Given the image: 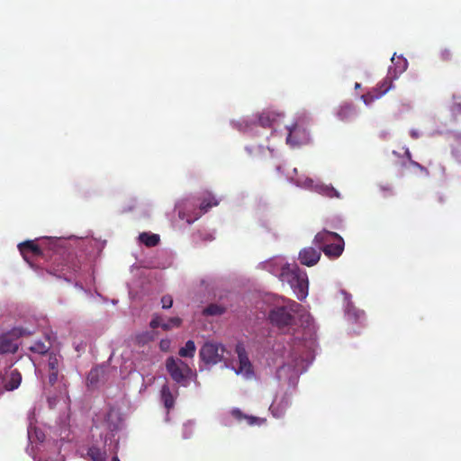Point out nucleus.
<instances>
[{"label":"nucleus","mask_w":461,"mask_h":461,"mask_svg":"<svg viewBox=\"0 0 461 461\" xmlns=\"http://www.w3.org/2000/svg\"><path fill=\"white\" fill-rule=\"evenodd\" d=\"M120 421L121 420H120L118 413L115 412L114 411L111 410L110 411H108L106 413L104 422H103V426L104 427L105 429H107L111 432H114V431L118 430L119 426H120Z\"/></svg>","instance_id":"15"},{"label":"nucleus","mask_w":461,"mask_h":461,"mask_svg":"<svg viewBox=\"0 0 461 461\" xmlns=\"http://www.w3.org/2000/svg\"><path fill=\"white\" fill-rule=\"evenodd\" d=\"M87 456L93 461H105L106 460V451L104 447L101 448L96 446H91L87 450Z\"/></svg>","instance_id":"19"},{"label":"nucleus","mask_w":461,"mask_h":461,"mask_svg":"<svg viewBox=\"0 0 461 461\" xmlns=\"http://www.w3.org/2000/svg\"><path fill=\"white\" fill-rule=\"evenodd\" d=\"M164 322H162V318L158 315H155L153 316L150 323H149V326L152 328V329H157L158 327H161V325L163 324Z\"/></svg>","instance_id":"31"},{"label":"nucleus","mask_w":461,"mask_h":461,"mask_svg":"<svg viewBox=\"0 0 461 461\" xmlns=\"http://www.w3.org/2000/svg\"><path fill=\"white\" fill-rule=\"evenodd\" d=\"M355 87L356 88H359L360 87V84L359 83H356Z\"/></svg>","instance_id":"44"},{"label":"nucleus","mask_w":461,"mask_h":461,"mask_svg":"<svg viewBox=\"0 0 461 461\" xmlns=\"http://www.w3.org/2000/svg\"><path fill=\"white\" fill-rule=\"evenodd\" d=\"M256 149V147H247L246 148V150L249 153V154H252L254 152V149ZM257 149L261 151L263 149V146H258Z\"/></svg>","instance_id":"36"},{"label":"nucleus","mask_w":461,"mask_h":461,"mask_svg":"<svg viewBox=\"0 0 461 461\" xmlns=\"http://www.w3.org/2000/svg\"><path fill=\"white\" fill-rule=\"evenodd\" d=\"M22 382V375L17 370H12L8 375V381L4 384V388L6 391H14L17 389Z\"/></svg>","instance_id":"17"},{"label":"nucleus","mask_w":461,"mask_h":461,"mask_svg":"<svg viewBox=\"0 0 461 461\" xmlns=\"http://www.w3.org/2000/svg\"><path fill=\"white\" fill-rule=\"evenodd\" d=\"M291 405V400L287 395H283L279 400H275L270 405V411L276 418H281L285 415L286 410Z\"/></svg>","instance_id":"13"},{"label":"nucleus","mask_w":461,"mask_h":461,"mask_svg":"<svg viewBox=\"0 0 461 461\" xmlns=\"http://www.w3.org/2000/svg\"><path fill=\"white\" fill-rule=\"evenodd\" d=\"M231 416L237 420H246L247 414H244L240 409L234 408L230 411Z\"/></svg>","instance_id":"30"},{"label":"nucleus","mask_w":461,"mask_h":461,"mask_svg":"<svg viewBox=\"0 0 461 461\" xmlns=\"http://www.w3.org/2000/svg\"><path fill=\"white\" fill-rule=\"evenodd\" d=\"M357 115V110L353 104L345 103L337 111V117L342 122H349Z\"/></svg>","instance_id":"14"},{"label":"nucleus","mask_w":461,"mask_h":461,"mask_svg":"<svg viewBox=\"0 0 461 461\" xmlns=\"http://www.w3.org/2000/svg\"><path fill=\"white\" fill-rule=\"evenodd\" d=\"M170 346V340L168 339H162L159 343L160 349L163 351H167L169 348Z\"/></svg>","instance_id":"34"},{"label":"nucleus","mask_w":461,"mask_h":461,"mask_svg":"<svg viewBox=\"0 0 461 461\" xmlns=\"http://www.w3.org/2000/svg\"><path fill=\"white\" fill-rule=\"evenodd\" d=\"M410 135L412 139H418L420 137V133L417 130H411Z\"/></svg>","instance_id":"37"},{"label":"nucleus","mask_w":461,"mask_h":461,"mask_svg":"<svg viewBox=\"0 0 461 461\" xmlns=\"http://www.w3.org/2000/svg\"><path fill=\"white\" fill-rule=\"evenodd\" d=\"M305 182V180L302 183H300V180H297V183H299L300 185H303V183Z\"/></svg>","instance_id":"45"},{"label":"nucleus","mask_w":461,"mask_h":461,"mask_svg":"<svg viewBox=\"0 0 461 461\" xmlns=\"http://www.w3.org/2000/svg\"><path fill=\"white\" fill-rule=\"evenodd\" d=\"M19 250L26 261L30 257H41L42 255L41 249L33 241L26 240L18 245Z\"/></svg>","instance_id":"12"},{"label":"nucleus","mask_w":461,"mask_h":461,"mask_svg":"<svg viewBox=\"0 0 461 461\" xmlns=\"http://www.w3.org/2000/svg\"><path fill=\"white\" fill-rule=\"evenodd\" d=\"M321 256V253L319 247H306L300 250L298 259L302 265L312 267L319 262Z\"/></svg>","instance_id":"10"},{"label":"nucleus","mask_w":461,"mask_h":461,"mask_svg":"<svg viewBox=\"0 0 461 461\" xmlns=\"http://www.w3.org/2000/svg\"><path fill=\"white\" fill-rule=\"evenodd\" d=\"M406 157L408 158V159L411 161V152L407 149L406 152Z\"/></svg>","instance_id":"40"},{"label":"nucleus","mask_w":461,"mask_h":461,"mask_svg":"<svg viewBox=\"0 0 461 461\" xmlns=\"http://www.w3.org/2000/svg\"><path fill=\"white\" fill-rule=\"evenodd\" d=\"M456 106L458 108V111H461V104H456Z\"/></svg>","instance_id":"43"},{"label":"nucleus","mask_w":461,"mask_h":461,"mask_svg":"<svg viewBox=\"0 0 461 461\" xmlns=\"http://www.w3.org/2000/svg\"><path fill=\"white\" fill-rule=\"evenodd\" d=\"M59 357L56 354L49 355L48 366L50 371H59Z\"/></svg>","instance_id":"27"},{"label":"nucleus","mask_w":461,"mask_h":461,"mask_svg":"<svg viewBox=\"0 0 461 461\" xmlns=\"http://www.w3.org/2000/svg\"><path fill=\"white\" fill-rule=\"evenodd\" d=\"M49 349L50 345L41 340L33 342V344L29 347L30 351L39 355L46 354L49 351Z\"/></svg>","instance_id":"24"},{"label":"nucleus","mask_w":461,"mask_h":461,"mask_svg":"<svg viewBox=\"0 0 461 461\" xmlns=\"http://www.w3.org/2000/svg\"><path fill=\"white\" fill-rule=\"evenodd\" d=\"M224 347L214 342H206L201 348L199 357L206 365H216L223 359Z\"/></svg>","instance_id":"6"},{"label":"nucleus","mask_w":461,"mask_h":461,"mask_svg":"<svg viewBox=\"0 0 461 461\" xmlns=\"http://www.w3.org/2000/svg\"><path fill=\"white\" fill-rule=\"evenodd\" d=\"M94 375H95V372L94 370H92L89 374V378L91 377V379L93 378Z\"/></svg>","instance_id":"41"},{"label":"nucleus","mask_w":461,"mask_h":461,"mask_svg":"<svg viewBox=\"0 0 461 461\" xmlns=\"http://www.w3.org/2000/svg\"><path fill=\"white\" fill-rule=\"evenodd\" d=\"M225 312V307L219 304L211 303L203 309V313L207 316H217L223 314Z\"/></svg>","instance_id":"23"},{"label":"nucleus","mask_w":461,"mask_h":461,"mask_svg":"<svg viewBox=\"0 0 461 461\" xmlns=\"http://www.w3.org/2000/svg\"><path fill=\"white\" fill-rule=\"evenodd\" d=\"M218 201L211 194H207L202 198L199 208L191 199H183L176 204L178 217L185 220L188 224L198 220L203 214L206 213L212 207L218 205Z\"/></svg>","instance_id":"2"},{"label":"nucleus","mask_w":461,"mask_h":461,"mask_svg":"<svg viewBox=\"0 0 461 461\" xmlns=\"http://www.w3.org/2000/svg\"><path fill=\"white\" fill-rule=\"evenodd\" d=\"M313 244L330 258H339L344 251L345 246L344 240L340 235L326 230L315 235Z\"/></svg>","instance_id":"3"},{"label":"nucleus","mask_w":461,"mask_h":461,"mask_svg":"<svg viewBox=\"0 0 461 461\" xmlns=\"http://www.w3.org/2000/svg\"><path fill=\"white\" fill-rule=\"evenodd\" d=\"M440 59L444 61H449L452 59V52L448 49H444L440 51Z\"/></svg>","instance_id":"32"},{"label":"nucleus","mask_w":461,"mask_h":461,"mask_svg":"<svg viewBox=\"0 0 461 461\" xmlns=\"http://www.w3.org/2000/svg\"><path fill=\"white\" fill-rule=\"evenodd\" d=\"M411 164L413 167H415L419 168L420 170L427 172V169H426L423 166H421L420 164H419L418 162L413 161V160H411Z\"/></svg>","instance_id":"35"},{"label":"nucleus","mask_w":461,"mask_h":461,"mask_svg":"<svg viewBox=\"0 0 461 461\" xmlns=\"http://www.w3.org/2000/svg\"><path fill=\"white\" fill-rule=\"evenodd\" d=\"M111 461H120V459L117 456H113Z\"/></svg>","instance_id":"42"},{"label":"nucleus","mask_w":461,"mask_h":461,"mask_svg":"<svg viewBox=\"0 0 461 461\" xmlns=\"http://www.w3.org/2000/svg\"><path fill=\"white\" fill-rule=\"evenodd\" d=\"M278 116L279 114L272 112H264L258 118L259 124L262 127H272Z\"/></svg>","instance_id":"21"},{"label":"nucleus","mask_w":461,"mask_h":461,"mask_svg":"<svg viewBox=\"0 0 461 461\" xmlns=\"http://www.w3.org/2000/svg\"><path fill=\"white\" fill-rule=\"evenodd\" d=\"M181 324H182V320L179 317H172V318H169L167 322H164L161 325V328L164 330H169L174 327H176V328L179 327Z\"/></svg>","instance_id":"26"},{"label":"nucleus","mask_w":461,"mask_h":461,"mask_svg":"<svg viewBox=\"0 0 461 461\" xmlns=\"http://www.w3.org/2000/svg\"><path fill=\"white\" fill-rule=\"evenodd\" d=\"M249 426L262 425L266 422V419L258 418L252 415H247L245 420Z\"/></svg>","instance_id":"28"},{"label":"nucleus","mask_w":461,"mask_h":461,"mask_svg":"<svg viewBox=\"0 0 461 461\" xmlns=\"http://www.w3.org/2000/svg\"><path fill=\"white\" fill-rule=\"evenodd\" d=\"M85 348H86V345L79 344V345L76 346V350L79 351L80 349H85Z\"/></svg>","instance_id":"39"},{"label":"nucleus","mask_w":461,"mask_h":461,"mask_svg":"<svg viewBox=\"0 0 461 461\" xmlns=\"http://www.w3.org/2000/svg\"><path fill=\"white\" fill-rule=\"evenodd\" d=\"M278 277L282 283L289 285L298 300L302 301L306 298L308 295V276L296 264L283 265Z\"/></svg>","instance_id":"1"},{"label":"nucleus","mask_w":461,"mask_h":461,"mask_svg":"<svg viewBox=\"0 0 461 461\" xmlns=\"http://www.w3.org/2000/svg\"><path fill=\"white\" fill-rule=\"evenodd\" d=\"M310 140V134L305 127L295 122L292 127L288 128V135L286 142L291 146L305 144Z\"/></svg>","instance_id":"7"},{"label":"nucleus","mask_w":461,"mask_h":461,"mask_svg":"<svg viewBox=\"0 0 461 461\" xmlns=\"http://www.w3.org/2000/svg\"><path fill=\"white\" fill-rule=\"evenodd\" d=\"M161 399L167 410H170L174 407L175 398L167 384H165L161 388Z\"/></svg>","instance_id":"18"},{"label":"nucleus","mask_w":461,"mask_h":461,"mask_svg":"<svg viewBox=\"0 0 461 461\" xmlns=\"http://www.w3.org/2000/svg\"><path fill=\"white\" fill-rule=\"evenodd\" d=\"M140 241L147 247H155L158 244L160 238L158 234L142 232L139 236Z\"/></svg>","instance_id":"20"},{"label":"nucleus","mask_w":461,"mask_h":461,"mask_svg":"<svg viewBox=\"0 0 461 461\" xmlns=\"http://www.w3.org/2000/svg\"><path fill=\"white\" fill-rule=\"evenodd\" d=\"M393 86L392 78L387 77L384 78L380 83H378L377 86L370 92L363 95L361 98L364 103L368 105L385 95L393 87Z\"/></svg>","instance_id":"9"},{"label":"nucleus","mask_w":461,"mask_h":461,"mask_svg":"<svg viewBox=\"0 0 461 461\" xmlns=\"http://www.w3.org/2000/svg\"><path fill=\"white\" fill-rule=\"evenodd\" d=\"M32 334H33V331L28 330L27 329H24L23 327H15L12 329V330L10 331V336L15 339L24 336H31Z\"/></svg>","instance_id":"25"},{"label":"nucleus","mask_w":461,"mask_h":461,"mask_svg":"<svg viewBox=\"0 0 461 461\" xmlns=\"http://www.w3.org/2000/svg\"><path fill=\"white\" fill-rule=\"evenodd\" d=\"M165 366L174 382L182 386H187L188 380L193 375V370L188 364L180 358L169 357L167 358Z\"/></svg>","instance_id":"5"},{"label":"nucleus","mask_w":461,"mask_h":461,"mask_svg":"<svg viewBox=\"0 0 461 461\" xmlns=\"http://www.w3.org/2000/svg\"><path fill=\"white\" fill-rule=\"evenodd\" d=\"M302 305L294 301H289L285 305L276 306L270 310V322L279 329L292 326L294 321V314L299 312Z\"/></svg>","instance_id":"4"},{"label":"nucleus","mask_w":461,"mask_h":461,"mask_svg":"<svg viewBox=\"0 0 461 461\" xmlns=\"http://www.w3.org/2000/svg\"><path fill=\"white\" fill-rule=\"evenodd\" d=\"M161 304L163 309H169L173 305V298L169 294H166L161 298Z\"/></svg>","instance_id":"29"},{"label":"nucleus","mask_w":461,"mask_h":461,"mask_svg":"<svg viewBox=\"0 0 461 461\" xmlns=\"http://www.w3.org/2000/svg\"><path fill=\"white\" fill-rule=\"evenodd\" d=\"M11 337L10 334L0 336V354L15 353L17 351L18 346Z\"/></svg>","instance_id":"16"},{"label":"nucleus","mask_w":461,"mask_h":461,"mask_svg":"<svg viewBox=\"0 0 461 461\" xmlns=\"http://www.w3.org/2000/svg\"><path fill=\"white\" fill-rule=\"evenodd\" d=\"M59 371H50L49 384L54 385L58 381Z\"/></svg>","instance_id":"33"},{"label":"nucleus","mask_w":461,"mask_h":461,"mask_svg":"<svg viewBox=\"0 0 461 461\" xmlns=\"http://www.w3.org/2000/svg\"><path fill=\"white\" fill-rule=\"evenodd\" d=\"M303 186L312 188L315 192H317L324 196L330 197V198L339 196L338 191L333 186L323 185V184H314V181L308 177L305 178Z\"/></svg>","instance_id":"11"},{"label":"nucleus","mask_w":461,"mask_h":461,"mask_svg":"<svg viewBox=\"0 0 461 461\" xmlns=\"http://www.w3.org/2000/svg\"><path fill=\"white\" fill-rule=\"evenodd\" d=\"M146 337H149V335L148 334H142V335L138 336V338H137L138 341L139 342H144Z\"/></svg>","instance_id":"38"},{"label":"nucleus","mask_w":461,"mask_h":461,"mask_svg":"<svg viewBox=\"0 0 461 461\" xmlns=\"http://www.w3.org/2000/svg\"><path fill=\"white\" fill-rule=\"evenodd\" d=\"M235 352L237 353L239 358V367L236 370V373L238 375H243L247 378L252 377L254 374L253 367L244 345L242 343H238L235 348Z\"/></svg>","instance_id":"8"},{"label":"nucleus","mask_w":461,"mask_h":461,"mask_svg":"<svg viewBox=\"0 0 461 461\" xmlns=\"http://www.w3.org/2000/svg\"><path fill=\"white\" fill-rule=\"evenodd\" d=\"M196 347L193 340H187L185 345L182 347L178 354L181 357H194L195 354Z\"/></svg>","instance_id":"22"}]
</instances>
